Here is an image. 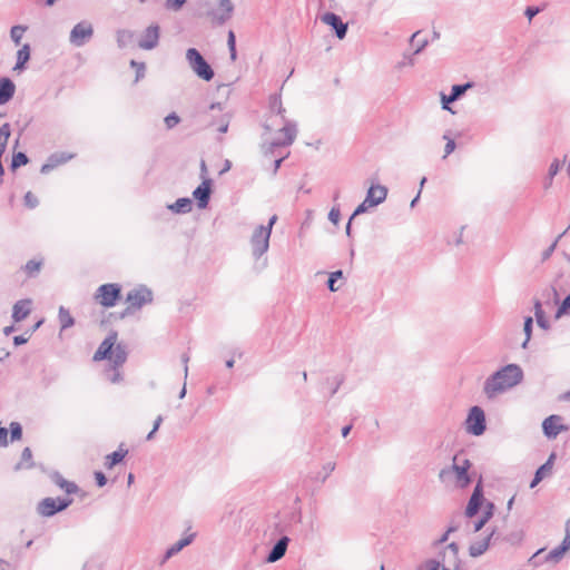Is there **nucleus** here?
Here are the masks:
<instances>
[{"instance_id":"f257e3e1","label":"nucleus","mask_w":570,"mask_h":570,"mask_svg":"<svg viewBox=\"0 0 570 570\" xmlns=\"http://www.w3.org/2000/svg\"><path fill=\"white\" fill-rule=\"evenodd\" d=\"M522 379V371L515 364H510L494 373L484 385V393L493 397L498 393L517 385Z\"/></svg>"},{"instance_id":"f03ea898","label":"nucleus","mask_w":570,"mask_h":570,"mask_svg":"<svg viewBox=\"0 0 570 570\" xmlns=\"http://www.w3.org/2000/svg\"><path fill=\"white\" fill-rule=\"evenodd\" d=\"M92 360L95 362L109 361L114 368L122 366L127 360L125 346L119 343L117 332H110L100 343L95 352Z\"/></svg>"},{"instance_id":"7ed1b4c3","label":"nucleus","mask_w":570,"mask_h":570,"mask_svg":"<svg viewBox=\"0 0 570 570\" xmlns=\"http://www.w3.org/2000/svg\"><path fill=\"white\" fill-rule=\"evenodd\" d=\"M202 13L213 23H223L230 17L233 7L229 0H200Z\"/></svg>"},{"instance_id":"20e7f679","label":"nucleus","mask_w":570,"mask_h":570,"mask_svg":"<svg viewBox=\"0 0 570 570\" xmlns=\"http://www.w3.org/2000/svg\"><path fill=\"white\" fill-rule=\"evenodd\" d=\"M471 463L468 459L455 455L451 469H444L440 472V479L445 480L449 474H453V483L455 487L465 488L470 483L468 471Z\"/></svg>"},{"instance_id":"39448f33","label":"nucleus","mask_w":570,"mask_h":570,"mask_svg":"<svg viewBox=\"0 0 570 570\" xmlns=\"http://www.w3.org/2000/svg\"><path fill=\"white\" fill-rule=\"evenodd\" d=\"M121 298V286L117 283H107L100 285L94 294L96 304L104 308L116 306Z\"/></svg>"},{"instance_id":"423d86ee","label":"nucleus","mask_w":570,"mask_h":570,"mask_svg":"<svg viewBox=\"0 0 570 570\" xmlns=\"http://www.w3.org/2000/svg\"><path fill=\"white\" fill-rule=\"evenodd\" d=\"M153 301V294L146 287H137L131 291H129L126 295L125 299V311L122 313V316L132 314L134 312L140 309L142 306L151 303Z\"/></svg>"},{"instance_id":"0eeeda50","label":"nucleus","mask_w":570,"mask_h":570,"mask_svg":"<svg viewBox=\"0 0 570 570\" xmlns=\"http://www.w3.org/2000/svg\"><path fill=\"white\" fill-rule=\"evenodd\" d=\"M276 219L277 217L274 215L273 217H271L267 226H258L254 230L250 238V247L255 256H259L267 250L269 236Z\"/></svg>"},{"instance_id":"6e6552de","label":"nucleus","mask_w":570,"mask_h":570,"mask_svg":"<svg viewBox=\"0 0 570 570\" xmlns=\"http://www.w3.org/2000/svg\"><path fill=\"white\" fill-rule=\"evenodd\" d=\"M186 58L194 72L202 79L209 81L214 78V71L203 56L194 48L187 50Z\"/></svg>"},{"instance_id":"1a4fd4ad","label":"nucleus","mask_w":570,"mask_h":570,"mask_svg":"<svg viewBox=\"0 0 570 570\" xmlns=\"http://www.w3.org/2000/svg\"><path fill=\"white\" fill-rule=\"evenodd\" d=\"M387 195V189L381 185H372L368 188L365 199L355 209L353 216L366 212L368 208L374 207L382 203Z\"/></svg>"},{"instance_id":"9d476101","label":"nucleus","mask_w":570,"mask_h":570,"mask_svg":"<svg viewBox=\"0 0 570 570\" xmlns=\"http://www.w3.org/2000/svg\"><path fill=\"white\" fill-rule=\"evenodd\" d=\"M70 499H53L46 498L38 504V513L43 517H51L55 513L65 510L67 507L71 504Z\"/></svg>"},{"instance_id":"9b49d317","label":"nucleus","mask_w":570,"mask_h":570,"mask_svg":"<svg viewBox=\"0 0 570 570\" xmlns=\"http://www.w3.org/2000/svg\"><path fill=\"white\" fill-rule=\"evenodd\" d=\"M465 423H466V430L470 433H472L474 435L482 434L485 430V416H484V412L482 411V409H480L479 406H473L470 410V413L468 415Z\"/></svg>"},{"instance_id":"f8f14e48","label":"nucleus","mask_w":570,"mask_h":570,"mask_svg":"<svg viewBox=\"0 0 570 570\" xmlns=\"http://www.w3.org/2000/svg\"><path fill=\"white\" fill-rule=\"evenodd\" d=\"M560 415H550L542 422V430L548 439H556L560 433L568 431Z\"/></svg>"},{"instance_id":"ddd939ff","label":"nucleus","mask_w":570,"mask_h":570,"mask_svg":"<svg viewBox=\"0 0 570 570\" xmlns=\"http://www.w3.org/2000/svg\"><path fill=\"white\" fill-rule=\"evenodd\" d=\"M94 29L91 23L82 21L73 27L70 32V41L76 46H82L86 40L91 38Z\"/></svg>"},{"instance_id":"4468645a","label":"nucleus","mask_w":570,"mask_h":570,"mask_svg":"<svg viewBox=\"0 0 570 570\" xmlns=\"http://www.w3.org/2000/svg\"><path fill=\"white\" fill-rule=\"evenodd\" d=\"M212 193V180L202 181V184L194 190L193 196L197 200L199 208H206Z\"/></svg>"},{"instance_id":"2eb2a0df","label":"nucleus","mask_w":570,"mask_h":570,"mask_svg":"<svg viewBox=\"0 0 570 570\" xmlns=\"http://www.w3.org/2000/svg\"><path fill=\"white\" fill-rule=\"evenodd\" d=\"M158 39H159V27L158 26H149L145 30V32L139 41V46L144 49H151L158 43Z\"/></svg>"},{"instance_id":"dca6fc26","label":"nucleus","mask_w":570,"mask_h":570,"mask_svg":"<svg viewBox=\"0 0 570 570\" xmlns=\"http://www.w3.org/2000/svg\"><path fill=\"white\" fill-rule=\"evenodd\" d=\"M323 22L333 27L336 31V36L340 39H343L346 33V24L342 22L341 18L336 16L335 13L327 12L322 18Z\"/></svg>"},{"instance_id":"f3484780","label":"nucleus","mask_w":570,"mask_h":570,"mask_svg":"<svg viewBox=\"0 0 570 570\" xmlns=\"http://www.w3.org/2000/svg\"><path fill=\"white\" fill-rule=\"evenodd\" d=\"M31 301L21 299L13 305L12 318L14 322H21L28 317L31 312Z\"/></svg>"},{"instance_id":"a211bd4d","label":"nucleus","mask_w":570,"mask_h":570,"mask_svg":"<svg viewBox=\"0 0 570 570\" xmlns=\"http://www.w3.org/2000/svg\"><path fill=\"white\" fill-rule=\"evenodd\" d=\"M128 454V450L124 448L121 444L115 452L106 455L105 458V466L107 469H112L116 464L120 463L126 455Z\"/></svg>"},{"instance_id":"6ab92c4d","label":"nucleus","mask_w":570,"mask_h":570,"mask_svg":"<svg viewBox=\"0 0 570 570\" xmlns=\"http://www.w3.org/2000/svg\"><path fill=\"white\" fill-rule=\"evenodd\" d=\"M14 85L8 78H2L0 80V105L9 101L14 94Z\"/></svg>"},{"instance_id":"aec40b11","label":"nucleus","mask_w":570,"mask_h":570,"mask_svg":"<svg viewBox=\"0 0 570 570\" xmlns=\"http://www.w3.org/2000/svg\"><path fill=\"white\" fill-rule=\"evenodd\" d=\"M553 460H554V454H551L550 458L548 459V461L537 470L534 479L530 483V488H534L543 478H546L547 475H549L551 473Z\"/></svg>"},{"instance_id":"412c9836","label":"nucleus","mask_w":570,"mask_h":570,"mask_svg":"<svg viewBox=\"0 0 570 570\" xmlns=\"http://www.w3.org/2000/svg\"><path fill=\"white\" fill-rule=\"evenodd\" d=\"M287 543H288V538L287 537L282 538L274 546L273 550L268 554L267 561L268 562H275V561L279 560L285 554V552H286Z\"/></svg>"},{"instance_id":"4be33fe9","label":"nucleus","mask_w":570,"mask_h":570,"mask_svg":"<svg viewBox=\"0 0 570 570\" xmlns=\"http://www.w3.org/2000/svg\"><path fill=\"white\" fill-rule=\"evenodd\" d=\"M53 481L61 489L63 490L67 494H75V493H78L79 492V488L76 483L71 482V481H68L66 480L65 478H62L61 475L59 474H56L53 476Z\"/></svg>"},{"instance_id":"5701e85b","label":"nucleus","mask_w":570,"mask_h":570,"mask_svg":"<svg viewBox=\"0 0 570 570\" xmlns=\"http://www.w3.org/2000/svg\"><path fill=\"white\" fill-rule=\"evenodd\" d=\"M570 549V546L562 540L561 544L549 552L547 560L551 562H558L562 559L564 553Z\"/></svg>"},{"instance_id":"b1692460","label":"nucleus","mask_w":570,"mask_h":570,"mask_svg":"<svg viewBox=\"0 0 570 570\" xmlns=\"http://www.w3.org/2000/svg\"><path fill=\"white\" fill-rule=\"evenodd\" d=\"M481 499H482V494H481L480 488L478 485L475 488V490L470 499V502L468 504V508H466V513L469 515H473L474 513H476L479 505L481 503Z\"/></svg>"},{"instance_id":"393cba45","label":"nucleus","mask_w":570,"mask_h":570,"mask_svg":"<svg viewBox=\"0 0 570 570\" xmlns=\"http://www.w3.org/2000/svg\"><path fill=\"white\" fill-rule=\"evenodd\" d=\"M30 58V48L28 45L22 46L17 52V63L14 70H21Z\"/></svg>"},{"instance_id":"a878e982","label":"nucleus","mask_w":570,"mask_h":570,"mask_svg":"<svg viewBox=\"0 0 570 570\" xmlns=\"http://www.w3.org/2000/svg\"><path fill=\"white\" fill-rule=\"evenodd\" d=\"M193 534L189 535V537H186V538H183L180 539L178 542H176L175 544H173L166 552V556L165 558L168 559L170 558L171 556H174L175 553L179 552L183 548H185L186 546H188L191 540H193Z\"/></svg>"},{"instance_id":"bb28decb","label":"nucleus","mask_w":570,"mask_h":570,"mask_svg":"<svg viewBox=\"0 0 570 570\" xmlns=\"http://www.w3.org/2000/svg\"><path fill=\"white\" fill-rule=\"evenodd\" d=\"M170 208L177 213H187L191 210V200L189 198H179Z\"/></svg>"},{"instance_id":"cd10ccee","label":"nucleus","mask_w":570,"mask_h":570,"mask_svg":"<svg viewBox=\"0 0 570 570\" xmlns=\"http://www.w3.org/2000/svg\"><path fill=\"white\" fill-rule=\"evenodd\" d=\"M41 266L42 261L31 259L24 265L23 271L27 274V276L32 277L40 272Z\"/></svg>"},{"instance_id":"c85d7f7f","label":"nucleus","mask_w":570,"mask_h":570,"mask_svg":"<svg viewBox=\"0 0 570 570\" xmlns=\"http://www.w3.org/2000/svg\"><path fill=\"white\" fill-rule=\"evenodd\" d=\"M33 466V462H32V452L29 448H24L22 453H21V461L20 463L18 464V468H31Z\"/></svg>"},{"instance_id":"c756f323","label":"nucleus","mask_w":570,"mask_h":570,"mask_svg":"<svg viewBox=\"0 0 570 570\" xmlns=\"http://www.w3.org/2000/svg\"><path fill=\"white\" fill-rule=\"evenodd\" d=\"M28 164V157L23 153H17L12 156L11 168L14 170Z\"/></svg>"},{"instance_id":"7c9ffc66","label":"nucleus","mask_w":570,"mask_h":570,"mask_svg":"<svg viewBox=\"0 0 570 570\" xmlns=\"http://www.w3.org/2000/svg\"><path fill=\"white\" fill-rule=\"evenodd\" d=\"M187 0H164V6L167 10L179 11Z\"/></svg>"},{"instance_id":"2f4dec72","label":"nucleus","mask_w":570,"mask_h":570,"mask_svg":"<svg viewBox=\"0 0 570 570\" xmlns=\"http://www.w3.org/2000/svg\"><path fill=\"white\" fill-rule=\"evenodd\" d=\"M534 309H535V317H537V322L538 324L546 328L548 325H547V321L544 318V315H543V311H542V307H541V303L540 302H535L534 303Z\"/></svg>"},{"instance_id":"473e14b6","label":"nucleus","mask_w":570,"mask_h":570,"mask_svg":"<svg viewBox=\"0 0 570 570\" xmlns=\"http://www.w3.org/2000/svg\"><path fill=\"white\" fill-rule=\"evenodd\" d=\"M59 318L61 322L62 327H69L73 324V320L69 312L65 311L63 308H60L59 311Z\"/></svg>"},{"instance_id":"72a5a7b5","label":"nucleus","mask_w":570,"mask_h":570,"mask_svg":"<svg viewBox=\"0 0 570 570\" xmlns=\"http://www.w3.org/2000/svg\"><path fill=\"white\" fill-rule=\"evenodd\" d=\"M228 48H229V51H230V58L233 61L236 60V37H235V33L234 31H229L228 32Z\"/></svg>"},{"instance_id":"f704fd0d","label":"nucleus","mask_w":570,"mask_h":570,"mask_svg":"<svg viewBox=\"0 0 570 570\" xmlns=\"http://www.w3.org/2000/svg\"><path fill=\"white\" fill-rule=\"evenodd\" d=\"M10 434H11V441L20 440L22 436L21 425L17 422H12L10 424Z\"/></svg>"},{"instance_id":"c9c22d12","label":"nucleus","mask_w":570,"mask_h":570,"mask_svg":"<svg viewBox=\"0 0 570 570\" xmlns=\"http://www.w3.org/2000/svg\"><path fill=\"white\" fill-rule=\"evenodd\" d=\"M24 31H26V28H23L21 26L12 27L11 38L17 45L20 42L21 38L23 37Z\"/></svg>"},{"instance_id":"e433bc0d","label":"nucleus","mask_w":570,"mask_h":570,"mask_svg":"<svg viewBox=\"0 0 570 570\" xmlns=\"http://www.w3.org/2000/svg\"><path fill=\"white\" fill-rule=\"evenodd\" d=\"M564 314H570V294L561 303L556 316L560 317Z\"/></svg>"},{"instance_id":"4c0bfd02","label":"nucleus","mask_w":570,"mask_h":570,"mask_svg":"<svg viewBox=\"0 0 570 570\" xmlns=\"http://www.w3.org/2000/svg\"><path fill=\"white\" fill-rule=\"evenodd\" d=\"M342 278V272L341 271H337V272H334L330 275V278H328V288L332 291V292H335L338 289V287L335 286L336 282L338 279Z\"/></svg>"},{"instance_id":"58836bf2","label":"nucleus","mask_w":570,"mask_h":570,"mask_svg":"<svg viewBox=\"0 0 570 570\" xmlns=\"http://www.w3.org/2000/svg\"><path fill=\"white\" fill-rule=\"evenodd\" d=\"M24 204L29 208H35L38 205V198L32 191H28L24 195Z\"/></svg>"},{"instance_id":"ea45409f","label":"nucleus","mask_w":570,"mask_h":570,"mask_svg":"<svg viewBox=\"0 0 570 570\" xmlns=\"http://www.w3.org/2000/svg\"><path fill=\"white\" fill-rule=\"evenodd\" d=\"M269 106H271L272 111H275L277 114L282 112V101H281L279 97H277V96L272 97L269 100Z\"/></svg>"},{"instance_id":"a19ab883","label":"nucleus","mask_w":570,"mask_h":570,"mask_svg":"<svg viewBox=\"0 0 570 570\" xmlns=\"http://www.w3.org/2000/svg\"><path fill=\"white\" fill-rule=\"evenodd\" d=\"M179 122V117L176 114H170L165 118L167 128H173Z\"/></svg>"},{"instance_id":"79ce46f5","label":"nucleus","mask_w":570,"mask_h":570,"mask_svg":"<svg viewBox=\"0 0 570 570\" xmlns=\"http://www.w3.org/2000/svg\"><path fill=\"white\" fill-rule=\"evenodd\" d=\"M471 85L470 83H466V85H455L452 87V94L455 95L456 99L468 89L470 88Z\"/></svg>"},{"instance_id":"37998d69","label":"nucleus","mask_w":570,"mask_h":570,"mask_svg":"<svg viewBox=\"0 0 570 570\" xmlns=\"http://www.w3.org/2000/svg\"><path fill=\"white\" fill-rule=\"evenodd\" d=\"M446 139V145H445V149H444V158L448 157L451 153L454 151L455 149V142L453 139L451 138H448L446 136L444 137Z\"/></svg>"},{"instance_id":"c03bdc74","label":"nucleus","mask_w":570,"mask_h":570,"mask_svg":"<svg viewBox=\"0 0 570 570\" xmlns=\"http://www.w3.org/2000/svg\"><path fill=\"white\" fill-rule=\"evenodd\" d=\"M200 178H202V181L212 180L209 178V173H208V168H207L205 160L200 161Z\"/></svg>"},{"instance_id":"a18cd8bd","label":"nucleus","mask_w":570,"mask_h":570,"mask_svg":"<svg viewBox=\"0 0 570 570\" xmlns=\"http://www.w3.org/2000/svg\"><path fill=\"white\" fill-rule=\"evenodd\" d=\"M328 218L334 225H337L341 218L340 210L337 208H332L328 214Z\"/></svg>"},{"instance_id":"49530a36","label":"nucleus","mask_w":570,"mask_h":570,"mask_svg":"<svg viewBox=\"0 0 570 570\" xmlns=\"http://www.w3.org/2000/svg\"><path fill=\"white\" fill-rule=\"evenodd\" d=\"M456 99L455 95L451 94L450 96H445L443 95L442 96V102H443V108L444 109H449L448 105L450 102H453L454 100Z\"/></svg>"},{"instance_id":"de8ad7c7","label":"nucleus","mask_w":570,"mask_h":570,"mask_svg":"<svg viewBox=\"0 0 570 570\" xmlns=\"http://www.w3.org/2000/svg\"><path fill=\"white\" fill-rule=\"evenodd\" d=\"M8 430L6 428L0 426V445L6 446L8 444Z\"/></svg>"},{"instance_id":"09e8293b","label":"nucleus","mask_w":570,"mask_h":570,"mask_svg":"<svg viewBox=\"0 0 570 570\" xmlns=\"http://www.w3.org/2000/svg\"><path fill=\"white\" fill-rule=\"evenodd\" d=\"M163 422V417L161 416H158L155 421V424H154V428L153 430L150 431V433L147 435V439L150 440L153 438V435L156 433V431L159 429L160 424Z\"/></svg>"},{"instance_id":"8fccbe9b","label":"nucleus","mask_w":570,"mask_h":570,"mask_svg":"<svg viewBox=\"0 0 570 570\" xmlns=\"http://www.w3.org/2000/svg\"><path fill=\"white\" fill-rule=\"evenodd\" d=\"M540 12L539 8L535 7H528L525 9V16L531 20L534 16H537Z\"/></svg>"},{"instance_id":"3c124183","label":"nucleus","mask_w":570,"mask_h":570,"mask_svg":"<svg viewBox=\"0 0 570 570\" xmlns=\"http://www.w3.org/2000/svg\"><path fill=\"white\" fill-rule=\"evenodd\" d=\"M283 131H284V134H285V136L287 138V142H292L293 139H294V132H295L294 128H292V127H284Z\"/></svg>"},{"instance_id":"603ef678","label":"nucleus","mask_w":570,"mask_h":570,"mask_svg":"<svg viewBox=\"0 0 570 570\" xmlns=\"http://www.w3.org/2000/svg\"><path fill=\"white\" fill-rule=\"evenodd\" d=\"M531 326H532V317H527L525 322H524V332L527 334V341H529V338H530Z\"/></svg>"},{"instance_id":"864d4df0","label":"nucleus","mask_w":570,"mask_h":570,"mask_svg":"<svg viewBox=\"0 0 570 570\" xmlns=\"http://www.w3.org/2000/svg\"><path fill=\"white\" fill-rule=\"evenodd\" d=\"M95 478H96L97 484L99 487H104L106 484V482H107V479H106V476L104 475L102 472H96L95 473Z\"/></svg>"},{"instance_id":"5fc2aeb1","label":"nucleus","mask_w":570,"mask_h":570,"mask_svg":"<svg viewBox=\"0 0 570 570\" xmlns=\"http://www.w3.org/2000/svg\"><path fill=\"white\" fill-rule=\"evenodd\" d=\"M567 544L570 546V519L566 523V535L563 538Z\"/></svg>"},{"instance_id":"6e6d98bb","label":"nucleus","mask_w":570,"mask_h":570,"mask_svg":"<svg viewBox=\"0 0 570 570\" xmlns=\"http://www.w3.org/2000/svg\"><path fill=\"white\" fill-rule=\"evenodd\" d=\"M559 170V165H558V161L556 160L554 163L551 164L550 168H549V174L551 176H554Z\"/></svg>"},{"instance_id":"4d7b16f0","label":"nucleus","mask_w":570,"mask_h":570,"mask_svg":"<svg viewBox=\"0 0 570 570\" xmlns=\"http://www.w3.org/2000/svg\"><path fill=\"white\" fill-rule=\"evenodd\" d=\"M27 342H28V337H24V336H16V337L13 338V343H14L16 345H21V344H24V343H27Z\"/></svg>"},{"instance_id":"13d9d810","label":"nucleus","mask_w":570,"mask_h":570,"mask_svg":"<svg viewBox=\"0 0 570 570\" xmlns=\"http://www.w3.org/2000/svg\"><path fill=\"white\" fill-rule=\"evenodd\" d=\"M228 129V122L227 121H222L219 124V126L217 127V130L220 132V134H225Z\"/></svg>"},{"instance_id":"bf43d9fd","label":"nucleus","mask_w":570,"mask_h":570,"mask_svg":"<svg viewBox=\"0 0 570 570\" xmlns=\"http://www.w3.org/2000/svg\"><path fill=\"white\" fill-rule=\"evenodd\" d=\"M351 429H352V426H351V425H347V426L343 428V430H342V435H343L344 438H345V436H347V434L350 433Z\"/></svg>"},{"instance_id":"052dcab7","label":"nucleus","mask_w":570,"mask_h":570,"mask_svg":"<svg viewBox=\"0 0 570 570\" xmlns=\"http://www.w3.org/2000/svg\"><path fill=\"white\" fill-rule=\"evenodd\" d=\"M426 567H428V570H438V564L434 562L426 564Z\"/></svg>"},{"instance_id":"680f3d73","label":"nucleus","mask_w":570,"mask_h":570,"mask_svg":"<svg viewBox=\"0 0 570 570\" xmlns=\"http://www.w3.org/2000/svg\"><path fill=\"white\" fill-rule=\"evenodd\" d=\"M448 548H449V549H450L454 554H456V553H458V548H456V546H455L454 543L449 544V547H448Z\"/></svg>"},{"instance_id":"e2e57ef3","label":"nucleus","mask_w":570,"mask_h":570,"mask_svg":"<svg viewBox=\"0 0 570 570\" xmlns=\"http://www.w3.org/2000/svg\"><path fill=\"white\" fill-rule=\"evenodd\" d=\"M481 553H482V550H481V549L475 550L473 547H471V554H472V556H479V554H481Z\"/></svg>"},{"instance_id":"0e129e2a","label":"nucleus","mask_w":570,"mask_h":570,"mask_svg":"<svg viewBox=\"0 0 570 570\" xmlns=\"http://www.w3.org/2000/svg\"><path fill=\"white\" fill-rule=\"evenodd\" d=\"M12 331H13V327L12 326H8V327L4 328V334L9 335Z\"/></svg>"},{"instance_id":"69168bd1","label":"nucleus","mask_w":570,"mask_h":570,"mask_svg":"<svg viewBox=\"0 0 570 570\" xmlns=\"http://www.w3.org/2000/svg\"><path fill=\"white\" fill-rule=\"evenodd\" d=\"M564 160L568 161V174L570 176V156H566Z\"/></svg>"},{"instance_id":"338daca9","label":"nucleus","mask_w":570,"mask_h":570,"mask_svg":"<svg viewBox=\"0 0 570 570\" xmlns=\"http://www.w3.org/2000/svg\"><path fill=\"white\" fill-rule=\"evenodd\" d=\"M120 380V374L117 372L112 379V382H118Z\"/></svg>"},{"instance_id":"774afa93","label":"nucleus","mask_w":570,"mask_h":570,"mask_svg":"<svg viewBox=\"0 0 570 570\" xmlns=\"http://www.w3.org/2000/svg\"><path fill=\"white\" fill-rule=\"evenodd\" d=\"M71 156H68V157H61V159H57L56 163H61V161H66L68 159H70Z\"/></svg>"}]
</instances>
